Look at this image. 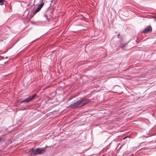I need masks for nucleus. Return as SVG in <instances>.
Segmentation results:
<instances>
[{"instance_id":"obj_1","label":"nucleus","mask_w":156,"mask_h":156,"mask_svg":"<svg viewBox=\"0 0 156 156\" xmlns=\"http://www.w3.org/2000/svg\"><path fill=\"white\" fill-rule=\"evenodd\" d=\"M90 101V100L83 98L76 102L71 104L69 106L72 109H75L81 107Z\"/></svg>"},{"instance_id":"obj_2","label":"nucleus","mask_w":156,"mask_h":156,"mask_svg":"<svg viewBox=\"0 0 156 156\" xmlns=\"http://www.w3.org/2000/svg\"><path fill=\"white\" fill-rule=\"evenodd\" d=\"M46 150L44 148H38L35 150L32 149L30 151V153L34 155L42 154L45 153Z\"/></svg>"},{"instance_id":"obj_3","label":"nucleus","mask_w":156,"mask_h":156,"mask_svg":"<svg viewBox=\"0 0 156 156\" xmlns=\"http://www.w3.org/2000/svg\"><path fill=\"white\" fill-rule=\"evenodd\" d=\"M37 94H35L32 96H30L26 99L22 101L21 102L22 103H26L31 101L35 98Z\"/></svg>"},{"instance_id":"obj_4","label":"nucleus","mask_w":156,"mask_h":156,"mask_svg":"<svg viewBox=\"0 0 156 156\" xmlns=\"http://www.w3.org/2000/svg\"><path fill=\"white\" fill-rule=\"evenodd\" d=\"M152 31V28L151 26H147L146 28L143 30L142 32L144 33H151Z\"/></svg>"},{"instance_id":"obj_5","label":"nucleus","mask_w":156,"mask_h":156,"mask_svg":"<svg viewBox=\"0 0 156 156\" xmlns=\"http://www.w3.org/2000/svg\"><path fill=\"white\" fill-rule=\"evenodd\" d=\"M127 44L126 43H122L121 46V48H122L123 50L124 49H125L126 48V46Z\"/></svg>"},{"instance_id":"obj_6","label":"nucleus","mask_w":156,"mask_h":156,"mask_svg":"<svg viewBox=\"0 0 156 156\" xmlns=\"http://www.w3.org/2000/svg\"><path fill=\"white\" fill-rule=\"evenodd\" d=\"M41 9L40 7H38L35 10V12H34V15H35V14L38 12L39 11H40V10Z\"/></svg>"},{"instance_id":"obj_7","label":"nucleus","mask_w":156,"mask_h":156,"mask_svg":"<svg viewBox=\"0 0 156 156\" xmlns=\"http://www.w3.org/2000/svg\"><path fill=\"white\" fill-rule=\"evenodd\" d=\"M44 3L43 2H42L41 4H40L39 5L38 7H40L41 9V8L44 5Z\"/></svg>"},{"instance_id":"obj_8","label":"nucleus","mask_w":156,"mask_h":156,"mask_svg":"<svg viewBox=\"0 0 156 156\" xmlns=\"http://www.w3.org/2000/svg\"><path fill=\"white\" fill-rule=\"evenodd\" d=\"M5 1V0H0V5H2L4 4V2Z\"/></svg>"},{"instance_id":"obj_9","label":"nucleus","mask_w":156,"mask_h":156,"mask_svg":"<svg viewBox=\"0 0 156 156\" xmlns=\"http://www.w3.org/2000/svg\"><path fill=\"white\" fill-rule=\"evenodd\" d=\"M128 137L129 138V136H126L125 137H124V138H123V140H125V139H126V138H127Z\"/></svg>"},{"instance_id":"obj_10","label":"nucleus","mask_w":156,"mask_h":156,"mask_svg":"<svg viewBox=\"0 0 156 156\" xmlns=\"http://www.w3.org/2000/svg\"><path fill=\"white\" fill-rule=\"evenodd\" d=\"M2 137L1 136H0V143L1 142V140H2Z\"/></svg>"},{"instance_id":"obj_11","label":"nucleus","mask_w":156,"mask_h":156,"mask_svg":"<svg viewBox=\"0 0 156 156\" xmlns=\"http://www.w3.org/2000/svg\"><path fill=\"white\" fill-rule=\"evenodd\" d=\"M44 17H47V16H46V15H44Z\"/></svg>"},{"instance_id":"obj_12","label":"nucleus","mask_w":156,"mask_h":156,"mask_svg":"<svg viewBox=\"0 0 156 156\" xmlns=\"http://www.w3.org/2000/svg\"><path fill=\"white\" fill-rule=\"evenodd\" d=\"M144 143V142H142V143H141L140 144H143V143Z\"/></svg>"}]
</instances>
